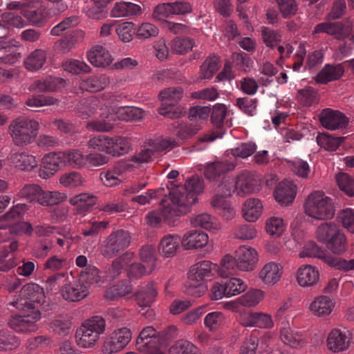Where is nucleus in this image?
I'll return each mask as SVG.
<instances>
[{"label":"nucleus","mask_w":354,"mask_h":354,"mask_svg":"<svg viewBox=\"0 0 354 354\" xmlns=\"http://www.w3.org/2000/svg\"><path fill=\"white\" fill-rule=\"evenodd\" d=\"M204 189L203 180L198 176L187 180L183 187L171 191L163 199L162 215L167 222H172L174 217L181 216L189 212L197 201V195Z\"/></svg>","instance_id":"nucleus-1"},{"label":"nucleus","mask_w":354,"mask_h":354,"mask_svg":"<svg viewBox=\"0 0 354 354\" xmlns=\"http://www.w3.org/2000/svg\"><path fill=\"white\" fill-rule=\"evenodd\" d=\"M218 265L209 261H201L192 265L187 272L185 292L194 297H201L207 290L205 282L214 277Z\"/></svg>","instance_id":"nucleus-2"},{"label":"nucleus","mask_w":354,"mask_h":354,"mask_svg":"<svg viewBox=\"0 0 354 354\" xmlns=\"http://www.w3.org/2000/svg\"><path fill=\"white\" fill-rule=\"evenodd\" d=\"M106 120H94L87 124V128L97 131H109L113 127V121L116 119L125 122H137L144 118L145 111L135 106H110Z\"/></svg>","instance_id":"nucleus-3"},{"label":"nucleus","mask_w":354,"mask_h":354,"mask_svg":"<svg viewBox=\"0 0 354 354\" xmlns=\"http://www.w3.org/2000/svg\"><path fill=\"white\" fill-rule=\"evenodd\" d=\"M304 207L305 214L317 221L331 219L335 214L333 198L322 190L310 192L305 201Z\"/></svg>","instance_id":"nucleus-4"},{"label":"nucleus","mask_w":354,"mask_h":354,"mask_svg":"<svg viewBox=\"0 0 354 354\" xmlns=\"http://www.w3.org/2000/svg\"><path fill=\"white\" fill-rule=\"evenodd\" d=\"M105 330V319L101 316H93L86 320L76 330V343L82 348H93Z\"/></svg>","instance_id":"nucleus-5"},{"label":"nucleus","mask_w":354,"mask_h":354,"mask_svg":"<svg viewBox=\"0 0 354 354\" xmlns=\"http://www.w3.org/2000/svg\"><path fill=\"white\" fill-rule=\"evenodd\" d=\"M45 299L43 288L37 283H30L21 288L19 293L14 296L9 305L15 307L19 310L28 312L37 310L36 308L42 305Z\"/></svg>","instance_id":"nucleus-6"},{"label":"nucleus","mask_w":354,"mask_h":354,"mask_svg":"<svg viewBox=\"0 0 354 354\" xmlns=\"http://www.w3.org/2000/svg\"><path fill=\"white\" fill-rule=\"evenodd\" d=\"M39 129V124L37 121L24 117L12 120L8 127L9 133L17 146L31 144L35 140Z\"/></svg>","instance_id":"nucleus-7"},{"label":"nucleus","mask_w":354,"mask_h":354,"mask_svg":"<svg viewBox=\"0 0 354 354\" xmlns=\"http://www.w3.org/2000/svg\"><path fill=\"white\" fill-rule=\"evenodd\" d=\"M183 90L180 87H169L162 91L159 94L161 106L158 113L169 118H180L183 111L177 104L182 98Z\"/></svg>","instance_id":"nucleus-8"},{"label":"nucleus","mask_w":354,"mask_h":354,"mask_svg":"<svg viewBox=\"0 0 354 354\" xmlns=\"http://www.w3.org/2000/svg\"><path fill=\"white\" fill-rule=\"evenodd\" d=\"M130 233L124 230H118L111 233L101 243L102 254L111 258L126 250L131 243Z\"/></svg>","instance_id":"nucleus-9"},{"label":"nucleus","mask_w":354,"mask_h":354,"mask_svg":"<svg viewBox=\"0 0 354 354\" xmlns=\"http://www.w3.org/2000/svg\"><path fill=\"white\" fill-rule=\"evenodd\" d=\"M132 338L131 330L127 327L118 328L106 337L102 346L104 354H115L125 348Z\"/></svg>","instance_id":"nucleus-10"},{"label":"nucleus","mask_w":354,"mask_h":354,"mask_svg":"<svg viewBox=\"0 0 354 354\" xmlns=\"http://www.w3.org/2000/svg\"><path fill=\"white\" fill-rule=\"evenodd\" d=\"M41 317V315L39 310H32L26 315L12 316L8 320V324L10 328L17 333H34L39 328L37 323Z\"/></svg>","instance_id":"nucleus-11"},{"label":"nucleus","mask_w":354,"mask_h":354,"mask_svg":"<svg viewBox=\"0 0 354 354\" xmlns=\"http://www.w3.org/2000/svg\"><path fill=\"white\" fill-rule=\"evenodd\" d=\"M261 189V178L257 173L244 171L235 180V189L238 196L245 197L256 194Z\"/></svg>","instance_id":"nucleus-12"},{"label":"nucleus","mask_w":354,"mask_h":354,"mask_svg":"<svg viewBox=\"0 0 354 354\" xmlns=\"http://www.w3.org/2000/svg\"><path fill=\"white\" fill-rule=\"evenodd\" d=\"M181 245L184 250H198L206 248L207 252L213 250V245L209 244V236L207 233L197 230L186 232L181 238Z\"/></svg>","instance_id":"nucleus-13"},{"label":"nucleus","mask_w":354,"mask_h":354,"mask_svg":"<svg viewBox=\"0 0 354 354\" xmlns=\"http://www.w3.org/2000/svg\"><path fill=\"white\" fill-rule=\"evenodd\" d=\"M62 167H64L61 151L49 152L42 157L38 174L41 178L47 180Z\"/></svg>","instance_id":"nucleus-14"},{"label":"nucleus","mask_w":354,"mask_h":354,"mask_svg":"<svg viewBox=\"0 0 354 354\" xmlns=\"http://www.w3.org/2000/svg\"><path fill=\"white\" fill-rule=\"evenodd\" d=\"M295 277L299 287L312 288L319 283L320 272L316 266L302 264L296 270Z\"/></svg>","instance_id":"nucleus-15"},{"label":"nucleus","mask_w":354,"mask_h":354,"mask_svg":"<svg viewBox=\"0 0 354 354\" xmlns=\"http://www.w3.org/2000/svg\"><path fill=\"white\" fill-rule=\"evenodd\" d=\"M353 21L348 20L342 22H324L317 24L313 31L314 34L325 32L338 40L348 38L352 30Z\"/></svg>","instance_id":"nucleus-16"},{"label":"nucleus","mask_w":354,"mask_h":354,"mask_svg":"<svg viewBox=\"0 0 354 354\" xmlns=\"http://www.w3.org/2000/svg\"><path fill=\"white\" fill-rule=\"evenodd\" d=\"M234 255L238 263V270L250 272L254 270L259 261L258 252L252 247L241 245L235 251Z\"/></svg>","instance_id":"nucleus-17"},{"label":"nucleus","mask_w":354,"mask_h":354,"mask_svg":"<svg viewBox=\"0 0 354 354\" xmlns=\"http://www.w3.org/2000/svg\"><path fill=\"white\" fill-rule=\"evenodd\" d=\"M321 124L330 131L344 129L348 120L342 112L330 109H324L319 115Z\"/></svg>","instance_id":"nucleus-18"},{"label":"nucleus","mask_w":354,"mask_h":354,"mask_svg":"<svg viewBox=\"0 0 354 354\" xmlns=\"http://www.w3.org/2000/svg\"><path fill=\"white\" fill-rule=\"evenodd\" d=\"M26 210L27 206L26 204H17L6 214L0 217L1 221L7 223L6 226H0V242L9 239V234L11 232V229L8 227L18 223Z\"/></svg>","instance_id":"nucleus-19"},{"label":"nucleus","mask_w":354,"mask_h":354,"mask_svg":"<svg viewBox=\"0 0 354 354\" xmlns=\"http://www.w3.org/2000/svg\"><path fill=\"white\" fill-rule=\"evenodd\" d=\"M283 266L275 261L266 263L258 273L259 279L266 286H273L282 278Z\"/></svg>","instance_id":"nucleus-20"},{"label":"nucleus","mask_w":354,"mask_h":354,"mask_svg":"<svg viewBox=\"0 0 354 354\" xmlns=\"http://www.w3.org/2000/svg\"><path fill=\"white\" fill-rule=\"evenodd\" d=\"M350 339L351 337L348 330L333 328L327 337V348L333 353L342 352L348 348Z\"/></svg>","instance_id":"nucleus-21"},{"label":"nucleus","mask_w":354,"mask_h":354,"mask_svg":"<svg viewBox=\"0 0 354 354\" xmlns=\"http://www.w3.org/2000/svg\"><path fill=\"white\" fill-rule=\"evenodd\" d=\"M129 161H120L113 169L102 172L100 175V178L103 184L107 187H113L119 185L122 180L120 177L127 171L132 169V165Z\"/></svg>","instance_id":"nucleus-22"},{"label":"nucleus","mask_w":354,"mask_h":354,"mask_svg":"<svg viewBox=\"0 0 354 354\" xmlns=\"http://www.w3.org/2000/svg\"><path fill=\"white\" fill-rule=\"evenodd\" d=\"M335 301L333 298L326 295L315 297L309 304V310L317 317H324L330 315L335 307Z\"/></svg>","instance_id":"nucleus-23"},{"label":"nucleus","mask_w":354,"mask_h":354,"mask_svg":"<svg viewBox=\"0 0 354 354\" xmlns=\"http://www.w3.org/2000/svg\"><path fill=\"white\" fill-rule=\"evenodd\" d=\"M297 186L291 180H283L275 188L274 196L275 200L282 206L291 204L295 198Z\"/></svg>","instance_id":"nucleus-24"},{"label":"nucleus","mask_w":354,"mask_h":354,"mask_svg":"<svg viewBox=\"0 0 354 354\" xmlns=\"http://www.w3.org/2000/svg\"><path fill=\"white\" fill-rule=\"evenodd\" d=\"M181 238L178 234H167L159 242L158 251L163 258H172L180 250Z\"/></svg>","instance_id":"nucleus-25"},{"label":"nucleus","mask_w":354,"mask_h":354,"mask_svg":"<svg viewBox=\"0 0 354 354\" xmlns=\"http://www.w3.org/2000/svg\"><path fill=\"white\" fill-rule=\"evenodd\" d=\"M163 337L152 326L144 328L136 339V348L138 351H147L148 347L159 345Z\"/></svg>","instance_id":"nucleus-26"},{"label":"nucleus","mask_w":354,"mask_h":354,"mask_svg":"<svg viewBox=\"0 0 354 354\" xmlns=\"http://www.w3.org/2000/svg\"><path fill=\"white\" fill-rule=\"evenodd\" d=\"M263 211V203L257 198H248L242 205V216L248 223H254L259 220Z\"/></svg>","instance_id":"nucleus-27"},{"label":"nucleus","mask_w":354,"mask_h":354,"mask_svg":"<svg viewBox=\"0 0 354 354\" xmlns=\"http://www.w3.org/2000/svg\"><path fill=\"white\" fill-rule=\"evenodd\" d=\"M344 73V68L342 64H326L315 76V80L318 84H326L340 79Z\"/></svg>","instance_id":"nucleus-28"},{"label":"nucleus","mask_w":354,"mask_h":354,"mask_svg":"<svg viewBox=\"0 0 354 354\" xmlns=\"http://www.w3.org/2000/svg\"><path fill=\"white\" fill-rule=\"evenodd\" d=\"M20 44L15 39L0 41V63L12 64L17 62L20 53L17 52Z\"/></svg>","instance_id":"nucleus-29"},{"label":"nucleus","mask_w":354,"mask_h":354,"mask_svg":"<svg viewBox=\"0 0 354 354\" xmlns=\"http://www.w3.org/2000/svg\"><path fill=\"white\" fill-rule=\"evenodd\" d=\"M87 59L95 67H106L113 62V57L109 50L101 45L93 46L87 53Z\"/></svg>","instance_id":"nucleus-30"},{"label":"nucleus","mask_w":354,"mask_h":354,"mask_svg":"<svg viewBox=\"0 0 354 354\" xmlns=\"http://www.w3.org/2000/svg\"><path fill=\"white\" fill-rule=\"evenodd\" d=\"M100 106L102 111L100 116L102 118L101 120H106L104 115L108 113V109L109 107L105 106L103 108L100 100L96 97H91L84 100L78 106L77 111L80 116L86 118L93 115Z\"/></svg>","instance_id":"nucleus-31"},{"label":"nucleus","mask_w":354,"mask_h":354,"mask_svg":"<svg viewBox=\"0 0 354 354\" xmlns=\"http://www.w3.org/2000/svg\"><path fill=\"white\" fill-rule=\"evenodd\" d=\"M330 255L328 252L321 248L313 241L305 243L299 253V258H316L327 264Z\"/></svg>","instance_id":"nucleus-32"},{"label":"nucleus","mask_w":354,"mask_h":354,"mask_svg":"<svg viewBox=\"0 0 354 354\" xmlns=\"http://www.w3.org/2000/svg\"><path fill=\"white\" fill-rule=\"evenodd\" d=\"M63 298L68 301H78L84 299L88 295L86 285L81 283L66 284L61 290Z\"/></svg>","instance_id":"nucleus-33"},{"label":"nucleus","mask_w":354,"mask_h":354,"mask_svg":"<svg viewBox=\"0 0 354 354\" xmlns=\"http://www.w3.org/2000/svg\"><path fill=\"white\" fill-rule=\"evenodd\" d=\"M281 339L283 343L294 348H300L307 344L305 333L291 328H284L281 330Z\"/></svg>","instance_id":"nucleus-34"},{"label":"nucleus","mask_w":354,"mask_h":354,"mask_svg":"<svg viewBox=\"0 0 354 354\" xmlns=\"http://www.w3.org/2000/svg\"><path fill=\"white\" fill-rule=\"evenodd\" d=\"M64 167L76 169L85 168V154L78 149H69L61 151Z\"/></svg>","instance_id":"nucleus-35"},{"label":"nucleus","mask_w":354,"mask_h":354,"mask_svg":"<svg viewBox=\"0 0 354 354\" xmlns=\"http://www.w3.org/2000/svg\"><path fill=\"white\" fill-rule=\"evenodd\" d=\"M191 224L195 227H201L212 232H216L221 229V223L214 216L203 213L192 218Z\"/></svg>","instance_id":"nucleus-36"},{"label":"nucleus","mask_w":354,"mask_h":354,"mask_svg":"<svg viewBox=\"0 0 354 354\" xmlns=\"http://www.w3.org/2000/svg\"><path fill=\"white\" fill-rule=\"evenodd\" d=\"M10 160L15 167L22 171H31L38 165L36 158L26 151L12 153Z\"/></svg>","instance_id":"nucleus-37"},{"label":"nucleus","mask_w":354,"mask_h":354,"mask_svg":"<svg viewBox=\"0 0 354 354\" xmlns=\"http://www.w3.org/2000/svg\"><path fill=\"white\" fill-rule=\"evenodd\" d=\"M110 83L109 77L105 74L92 75L83 80L80 86L82 89L90 92H97L104 90Z\"/></svg>","instance_id":"nucleus-38"},{"label":"nucleus","mask_w":354,"mask_h":354,"mask_svg":"<svg viewBox=\"0 0 354 354\" xmlns=\"http://www.w3.org/2000/svg\"><path fill=\"white\" fill-rule=\"evenodd\" d=\"M131 148V140L127 137H109V154L120 156L127 153Z\"/></svg>","instance_id":"nucleus-39"},{"label":"nucleus","mask_w":354,"mask_h":354,"mask_svg":"<svg viewBox=\"0 0 354 354\" xmlns=\"http://www.w3.org/2000/svg\"><path fill=\"white\" fill-rule=\"evenodd\" d=\"M141 7L136 3L127 1H119L114 4L111 15L113 17H124L137 15L141 13Z\"/></svg>","instance_id":"nucleus-40"},{"label":"nucleus","mask_w":354,"mask_h":354,"mask_svg":"<svg viewBox=\"0 0 354 354\" xmlns=\"http://www.w3.org/2000/svg\"><path fill=\"white\" fill-rule=\"evenodd\" d=\"M46 53L42 49H36L24 59L25 68L31 72L40 70L46 63Z\"/></svg>","instance_id":"nucleus-41"},{"label":"nucleus","mask_w":354,"mask_h":354,"mask_svg":"<svg viewBox=\"0 0 354 354\" xmlns=\"http://www.w3.org/2000/svg\"><path fill=\"white\" fill-rule=\"evenodd\" d=\"M235 167L236 164L230 160L211 162L207 165L205 175L207 178L214 180L225 172L234 169Z\"/></svg>","instance_id":"nucleus-42"},{"label":"nucleus","mask_w":354,"mask_h":354,"mask_svg":"<svg viewBox=\"0 0 354 354\" xmlns=\"http://www.w3.org/2000/svg\"><path fill=\"white\" fill-rule=\"evenodd\" d=\"M67 195L59 191H46L41 188L37 203L42 206H53L66 201Z\"/></svg>","instance_id":"nucleus-43"},{"label":"nucleus","mask_w":354,"mask_h":354,"mask_svg":"<svg viewBox=\"0 0 354 354\" xmlns=\"http://www.w3.org/2000/svg\"><path fill=\"white\" fill-rule=\"evenodd\" d=\"M287 228V223L277 216L268 218L265 222V231L270 236L280 237Z\"/></svg>","instance_id":"nucleus-44"},{"label":"nucleus","mask_w":354,"mask_h":354,"mask_svg":"<svg viewBox=\"0 0 354 354\" xmlns=\"http://www.w3.org/2000/svg\"><path fill=\"white\" fill-rule=\"evenodd\" d=\"M133 257V253H125L116 258L111 266L106 271L108 280H113L118 277L123 271L124 266Z\"/></svg>","instance_id":"nucleus-45"},{"label":"nucleus","mask_w":354,"mask_h":354,"mask_svg":"<svg viewBox=\"0 0 354 354\" xmlns=\"http://www.w3.org/2000/svg\"><path fill=\"white\" fill-rule=\"evenodd\" d=\"M339 230L333 222L323 223L317 227L315 236L319 243L326 244Z\"/></svg>","instance_id":"nucleus-46"},{"label":"nucleus","mask_w":354,"mask_h":354,"mask_svg":"<svg viewBox=\"0 0 354 354\" xmlns=\"http://www.w3.org/2000/svg\"><path fill=\"white\" fill-rule=\"evenodd\" d=\"M36 7L39 8L35 10H23L21 13L30 25L41 26L46 19V13L40 0H39V3L34 8Z\"/></svg>","instance_id":"nucleus-47"},{"label":"nucleus","mask_w":354,"mask_h":354,"mask_svg":"<svg viewBox=\"0 0 354 354\" xmlns=\"http://www.w3.org/2000/svg\"><path fill=\"white\" fill-rule=\"evenodd\" d=\"M63 70L73 75L88 73L91 71V67L84 61L76 59H67L62 64Z\"/></svg>","instance_id":"nucleus-48"},{"label":"nucleus","mask_w":354,"mask_h":354,"mask_svg":"<svg viewBox=\"0 0 354 354\" xmlns=\"http://www.w3.org/2000/svg\"><path fill=\"white\" fill-rule=\"evenodd\" d=\"M59 184L66 188H76L83 185L84 178L76 171H71L62 174L59 178Z\"/></svg>","instance_id":"nucleus-49"},{"label":"nucleus","mask_w":354,"mask_h":354,"mask_svg":"<svg viewBox=\"0 0 354 354\" xmlns=\"http://www.w3.org/2000/svg\"><path fill=\"white\" fill-rule=\"evenodd\" d=\"M265 292L260 289H250L239 297L243 307L251 308L257 306L263 299Z\"/></svg>","instance_id":"nucleus-50"},{"label":"nucleus","mask_w":354,"mask_h":354,"mask_svg":"<svg viewBox=\"0 0 354 354\" xmlns=\"http://www.w3.org/2000/svg\"><path fill=\"white\" fill-rule=\"evenodd\" d=\"M157 290L153 283H149L136 294V300L140 306H149L157 296Z\"/></svg>","instance_id":"nucleus-51"},{"label":"nucleus","mask_w":354,"mask_h":354,"mask_svg":"<svg viewBox=\"0 0 354 354\" xmlns=\"http://www.w3.org/2000/svg\"><path fill=\"white\" fill-rule=\"evenodd\" d=\"M343 137H333L327 133H319L316 138L317 145L329 151H335L344 141Z\"/></svg>","instance_id":"nucleus-52"},{"label":"nucleus","mask_w":354,"mask_h":354,"mask_svg":"<svg viewBox=\"0 0 354 354\" xmlns=\"http://www.w3.org/2000/svg\"><path fill=\"white\" fill-rule=\"evenodd\" d=\"M149 147H151L155 152H160L165 150H170L176 146L174 139L167 136H159L155 138L149 139L147 142Z\"/></svg>","instance_id":"nucleus-53"},{"label":"nucleus","mask_w":354,"mask_h":354,"mask_svg":"<svg viewBox=\"0 0 354 354\" xmlns=\"http://www.w3.org/2000/svg\"><path fill=\"white\" fill-rule=\"evenodd\" d=\"M346 236L344 233L339 230L333 236V238L326 243V245L330 252L339 254L346 251Z\"/></svg>","instance_id":"nucleus-54"},{"label":"nucleus","mask_w":354,"mask_h":354,"mask_svg":"<svg viewBox=\"0 0 354 354\" xmlns=\"http://www.w3.org/2000/svg\"><path fill=\"white\" fill-rule=\"evenodd\" d=\"M225 315L221 311H213L207 313L204 317V326L210 332L218 330L223 325Z\"/></svg>","instance_id":"nucleus-55"},{"label":"nucleus","mask_w":354,"mask_h":354,"mask_svg":"<svg viewBox=\"0 0 354 354\" xmlns=\"http://www.w3.org/2000/svg\"><path fill=\"white\" fill-rule=\"evenodd\" d=\"M1 21L6 24L8 29L15 28L21 29L28 25L26 20L17 12H5L1 15Z\"/></svg>","instance_id":"nucleus-56"},{"label":"nucleus","mask_w":354,"mask_h":354,"mask_svg":"<svg viewBox=\"0 0 354 354\" xmlns=\"http://www.w3.org/2000/svg\"><path fill=\"white\" fill-rule=\"evenodd\" d=\"M195 45L194 39L187 37H176L171 41V50L178 55L190 52Z\"/></svg>","instance_id":"nucleus-57"},{"label":"nucleus","mask_w":354,"mask_h":354,"mask_svg":"<svg viewBox=\"0 0 354 354\" xmlns=\"http://www.w3.org/2000/svg\"><path fill=\"white\" fill-rule=\"evenodd\" d=\"M20 344L18 337L6 330H0V351H7L17 348Z\"/></svg>","instance_id":"nucleus-58"},{"label":"nucleus","mask_w":354,"mask_h":354,"mask_svg":"<svg viewBox=\"0 0 354 354\" xmlns=\"http://www.w3.org/2000/svg\"><path fill=\"white\" fill-rule=\"evenodd\" d=\"M219 59L216 56L207 58L201 66L200 77L203 79L209 80L219 68Z\"/></svg>","instance_id":"nucleus-59"},{"label":"nucleus","mask_w":354,"mask_h":354,"mask_svg":"<svg viewBox=\"0 0 354 354\" xmlns=\"http://www.w3.org/2000/svg\"><path fill=\"white\" fill-rule=\"evenodd\" d=\"M337 185L340 190L348 196H354V178L346 173H339L335 176Z\"/></svg>","instance_id":"nucleus-60"},{"label":"nucleus","mask_w":354,"mask_h":354,"mask_svg":"<svg viewBox=\"0 0 354 354\" xmlns=\"http://www.w3.org/2000/svg\"><path fill=\"white\" fill-rule=\"evenodd\" d=\"M238 270V263L236 257L231 254H225L220 262V266H218V270L216 272L221 277H226L231 271Z\"/></svg>","instance_id":"nucleus-61"},{"label":"nucleus","mask_w":354,"mask_h":354,"mask_svg":"<svg viewBox=\"0 0 354 354\" xmlns=\"http://www.w3.org/2000/svg\"><path fill=\"white\" fill-rule=\"evenodd\" d=\"M225 283L227 291V298L241 294L248 287L245 282L242 279L238 277H231Z\"/></svg>","instance_id":"nucleus-62"},{"label":"nucleus","mask_w":354,"mask_h":354,"mask_svg":"<svg viewBox=\"0 0 354 354\" xmlns=\"http://www.w3.org/2000/svg\"><path fill=\"white\" fill-rule=\"evenodd\" d=\"M170 354H199V351L192 343L185 339L177 341L169 349Z\"/></svg>","instance_id":"nucleus-63"},{"label":"nucleus","mask_w":354,"mask_h":354,"mask_svg":"<svg viewBox=\"0 0 354 354\" xmlns=\"http://www.w3.org/2000/svg\"><path fill=\"white\" fill-rule=\"evenodd\" d=\"M41 188V186L37 184H27L20 189L17 196L20 198L37 203Z\"/></svg>","instance_id":"nucleus-64"}]
</instances>
